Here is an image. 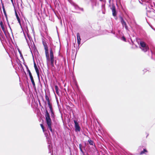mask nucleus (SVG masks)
Wrapping results in <instances>:
<instances>
[{
  "label": "nucleus",
  "instance_id": "1",
  "mask_svg": "<svg viewBox=\"0 0 155 155\" xmlns=\"http://www.w3.org/2000/svg\"><path fill=\"white\" fill-rule=\"evenodd\" d=\"M46 122L48 125V129L52 133H54V131L53 130L51 127V120L50 118L49 114L47 110L46 111V114L45 115Z\"/></svg>",
  "mask_w": 155,
  "mask_h": 155
},
{
  "label": "nucleus",
  "instance_id": "2",
  "mask_svg": "<svg viewBox=\"0 0 155 155\" xmlns=\"http://www.w3.org/2000/svg\"><path fill=\"white\" fill-rule=\"evenodd\" d=\"M42 43L44 47L45 50V53L47 61H49V58L48 55V48L47 44L45 41L43 40L42 41Z\"/></svg>",
  "mask_w": 155,
  "mask_h": 155
},
{
  "label": "nucleus",
  "instance_id": "3",
  "mask_svg": "<svg viewBox=\"0 0 155 155\" xmlns=\"http://www.w3.org/2000/svg\"><path fill=\"white\" fill-rule=\"evenodd\" d=\"M140 45L142 48L141 49L144 52L147 51L149 49L148 46L143 41H140Z\"/></svg>",
  "mask_w": 155,
  "mask_h": 155
},
{
  "label": "nucleus",
  "instance_id": "4",
  "mask_svg": "<svg viewBox=\"0 0 155 155\" xmlns=\"http://www.w3.org/2000/svg\"><path fill=\"white\" fill-rule=\"evenodd\" d=\"M74 123L75 130V132H80V131L81 128L79 126L78 123L77 122V121L75 120H74Z\"/></svg>",
  "mask_w": 155,
  "mask_h": 155
},
{
  "label": "nucleus",
  "instance_id": "5",
  "mask_svg": "<svg viewBox=\"0 0 155 155\" xmlns=\"http://www.w3.org/2000/svg\"><path fill=\"white\" fill-rule=\"evenodd\" d=\"M120 22L122 25L123 27H124L126 30H128V27L127 25V24L125 21L124 20L123 18L120 16Z\"/></svg>",
  "mask_w": 155,
  "mask_h": 155
},
{
  "label": "nucleus",
  "instance_id": "6",
  "mask_svg": "<svg viewBox=\"0 0 155 155\" xmlns=\"http://www.w3.org/2000/svg\"><path fill=\"white\" fill-rule=\"evenodd\" d=\"M112 12V15L114 16H116L117 13L116 10V8L114 5H113L112 6V8H111Z\"/></svg>",
  "mask_w": 155,
  "mask_h": 155
},
{
  "label": "nucleus",
  "instance_id": "7",
  "mask_svg": "<svg viewBox=\"0 0 155 155\" xmlns=\"http://www.w3.org/2000/svg\"><path fill=\"white\" fill-rule=\"evenodd\" d=\"M77 42L78 45V46H79L81 44V39L80 38V34L79 33H78L77 34Z\"/></svg>",
  "mask_w": 155,
  "mask_h": 155
},
{
  "label": "nucleus",
  "instance_id": "8",
  "mask_svg": "<svg viewBox=\"0 0 155 155\" xmlns=\"http://www.w3.org/2000/svg\"><path fill=\"white\" fill-rule=\"evenodd\" d=\"M71 4L73 5L75 8L76 9H79L82 11H83V8H80L75 3L72 2L71 3Z\"/></svg>",
  "mask_w": 155,
  "mask_h": 155
},
{
  "label": "nucleus",
  "instance_id": "9",
  "mask_svg": "<svg viewBox=\"0 0 155 155\" xmlns=\"http://www.w3.org/2000/svg\"><path fill=\"white\" fill-rule=\"evenodd\" d=\"M0 25L2 29L5 33V30L4 26V25L2 21H0Z\"/></svg>",
  "mask_w": 155,
  "mask_h": 155
},
{
  "label": "nucleus",
  "instance_id": "10",
  "mask_svg": "<svg viewBox=\"0 0 155 155\" xmlns=\"http://www.w3.org/2000/svg\"><path fill=\"white\" fill-rule=\"evenodd\" d=\"M148 152V151L146 149L143 148V150L141 151L140 153V154L142 155L143 154H146Z\"/></svg>",
  "mask_w": 155,
  "mask_h": 155
},
{
  "label": "nucleus",
  "instance_id": "11",
  "mask_svg": "<svg viewBox=\"0 0 155 155\" xmlns=\"http://www.w3.org/2000/svg\"><path fill=\"white\" fill-rule=\"evenodd\" d=\"M15 15L16 16V17L17 19V20L18 21V22L19 23V24L20 25H21V21H20V18L17 13V12H16V11L15 10Z\"/></svg>",
  "mask_w": 155,
  "mask_h": 155
},
{
  "label": "nucleus",
  "instance_id": "12",
  "mask_svg": "<svg viewBox=\"0 0 155 155\" xmlns=\"http://www.w3.org/2000/svg\"><path fill=\"white\" fill-rule=\"evenodd\" d=\"M50 58H54L53 52L51 48L50 49Z\"/></svg>",
  "mask_w": 155,
  "mask_h": 155
},
{
  "label": "nucleus",
  "instance_id": "13",
  "mask_svg": "<svg viewBox=\"0 0 155 155\" xmlns=\"http://www.w3.org/2000/svg\"><path fill=\"white\" fill-rule=\"evenodd\" d=\"M50 61H51V65L52 66H54V58H50Z\"/></svg>",
  "mask_w": 155,
  "mask_h": 155
},
{
  "label": "nucleus",
  "instance_id": "14",
  "mask_svg": "<svg viewBox=\"0 0 155 155\" xmlns=\"http://www.w3.org/2000/svg\"><path fill=\"white\" fill-rule=\"evenodd\" d=\"M35 68L36 72L37 74L38 78H39V73L38 69L37 66H36V67H35Z\"/></svg>",
  "mask_w": 155,
  "mask_h": 155
},
{
  "label": "nucleus",
  "instance_id": "15",
  "mask_svg": "<svg viewBox=\"0 0 155 155\" xmlns=\"http://www.w3.org/2000/svg\"><path fill=\"white\" fill-rule=\"evenodd\" d=\"M88 142L89 143L90 145H94V143L93 142V141L91 140V139H89V140H88Z\"/></svg>",
  "mask_w": 155,
  "mask_h": 155
},
{
  "label": "nucleus",
  "instance_id": "16",
  "mask_svg": "<svg viewBox=\"0 0 155 155\" xmlns=\"http://www.w3.org/2000/svg\"><path fill=\"white\" fill-rule=\"evenodd\" d=\"M151 52L152 54L151 58L154 60H155V53H153L152 50H151Z\"/></svg>",
  "mask_w": 155,
  "mask_h": 155
},
{
  "label": "nucleus",
  "instance_id": "17",
  "mask_svg": "<svg viewBox=\"0 0 155 155\" xmlns=\"http://www.w3.org/2000/svg\"><path fill=\"white\" fill-rule=\"evenodd\" d=\"M48 107L50 109V111H52L53 110L52 105H51L50 103H48Z\"/></svg>",
  "mask_w": 155,
  "mask_h": 155
},
{
  "label": "nucleus",
  "instance_id": "18",
  "mask_svg": "<svg viewBox=\"0 0 155 155\" xmlns=\"http://www.w3.org/2000/svg\"><path fill=\"white\" fill-rule=\"evenodd\" d=\"M45 99H46V100H47V102L50 103V100H49V98L47 95H45Z\"/></svg>",
  "mask_w": 155,
  "mask_h": 155
},
{
  "label": "nucleus",
  "instance_id": "19",
  "mask_svg": "<svg viewBox=\"0 0 155 155\" xmlns=\"http://www.w3.org/2000/svg\"><path fill=\"white\" fill-rule=\"evenodd\" d=\"M121 40L123 41H126V39L125 37L124 36H123L121 37Z\"/></svg>",
  "mask_w": 155,
  "mask_h": 155
},
{
  "label": "nucleus",
  "instance_id": "20",
  "mask_svg": "<svg viewBox=\"0 0 155 155\" xmlns=\"http://www.w3.org/2000/svg\"><path fill=\"white\" fill-rule=\"evenodd\" d=\"M51 112V115L52 117H53L54 116V114L53 110L52 111H50Z\"/></svg>",
  "mask_w": 155,
  "mask_h": 155
},
{
  "label": "nucleus",
  "instance_id": "21",
  "mask_svg": "<svg viewBox=\"0 0 155 155\" xmlns=\"http://www.w3.org/2000/svg\"><path fill=\"white\" fill-rule=\"evenodd\" d=\"M32 84L33 86L34 89L35 90H36V88L35 85V82L32 83Z\"/></svg>",
  "mask_w": 155,
  "mask_h": 155
},
{
  "label": "nucleus",
  "instance_id": "22",
  "mask_svg": "<svg viewBox=\"0 0 155 155\" xmlns=\"http://www.w3.org/2000/svg\"><path fill=\"white\" fill-rule=\"evenodd\" d=\"M43 130V131L44 132H45V130L44 128V127L42 124H40Z\"/></svg>",
  "mask_w": 155,
  "mask_h": 155
},
{
  "label": "nucleus",
  "instance_id": "23",
  "mask_svg": "<svg viewBox=\"0 0 155 155\" xmlns=\"http://www.w3.org/2000/svg\"><path fill=\"white\" fill-rule=\"evenodd\" d=\"M54 87H55V88L56 91H58L59 90V89L58 88V86L57 85H55Z\"/></svg>",
  "mask_w": 155,
  "mask_h": 155
},
{
  "label": "nucleus",
  "instance_id": "24",
  "mask_svg": "<svg viewBox=\"0 0 155 155\" xmlns=\"http://www.w3.org/2000/svg\"><path fill=\"white\" fill-rule=\"evenodd\" d=\"M143 146H140L138 147V150H142V148H143Z\"/></svg>",
  "mask_w": 155,
  "mask_h": 155
},
{
  "label": "nucleus",
  "instance_id": "25",
  "mask_svg": "<svg viewBox=\"0 0 155 155\" xmlns=\"http://www.w3.org/2000/svg\"><path fill=\"white\" fill-rule=\"evenodd\" d=\"M56 94L58 95V96H59L60 95V93H59V90L58 91H56Z\"/></svg>",
  "mask_w": 155,
  "mask_h": 155
},
{
  "label": "nucleus",
  "instance_id": "26",
  "mask_svg": "<svg viewBox=\"0 0 155 155\" xmlns=\"http://www.w3.org/2000/svg\"><path fill=\"white\" fill-rule=\"evenodd\" d=\"M27 71L29 75H31V72H30V71L29 70V69H28V70Z\"/></svg>",
  "mask_w": 155,
  "mask_h": 155
},
{
  "label": "nucleus",
  "instance_id": "27",
  "mask_svg": "<svg viewBox=\"0 0 155 155\" xmlns=\"http://www.w3.org/2000/svg\"><path fill=\"white\" fill-rule=\"evenodd\" d=\"M29 76H30L31 80L33 79V77L32 76V74H31V75H29Z\"/></svg>",
  "mask_w": 155,
  "mask_h": 155
},
{
  "label": "nucleus",
  "instance_id": "28",
  "mask_svg": "<svg viewBox=\"0 0 155 155\" xmlns=\"http://www.w3.org/2000/svg\"><path fill=\"white\" fill-rule=\"evenodd\" d=\"M50 147H51V145H49L48 146V148L49 149V153H50V152L51 153V151H50Z\"/></svg>",
  "mask_w": 155,
  "mask_h": 155
},
{
  "label": "nucleus",
  "instance_id": "29",
  "mask_svg": "<svg viewBox=\"0 0 155 155\" xmlns=\"http://www.w3.org/2000/svg\"><path fill=\"white\" fill-rule=\"evenodd\" d=\"M18 51H19V53L20 54L21 56V57L22 58H23V56H22V54H21V52L19 50H18Z\"/></svg>",
  "mask_w": 155,
  "mask_h": 155
},
{
  "label": "nucleus",
  "instance_id": "30",
  "mask_svg": "<svg viewBox=\"0 0 155 155\" xmlns=\"http://www.w3.org/2000/svg\"><path fill=\"white\" fill-rule=\"evenodd\" d=\"M79 148H80V150L81 149H82V145L81 144H79Z\"/></svg>",
  "mask_w": 155,
  "mask_h": 155
},
{
  "label": "nucleus",
  "instance_id": "31",
  "mask_svg": "<svg viewBox=\"0 0 155 155\" xmlns=\"http://www.w3.org/2000/svg\"><path fill=\"white\" fill-rule=\"evenodd\" d=\"M31 82L32 83H34V80L33 79H32V80H31Z\"/></svg>",
  "mask_w": 155,
  "mask_h": 155
},
{
  "label": "nucleus",
  "instance_id": "32",
  "mask_svg": "<svg viewBox=\"0 0 155 155\" xmlns=\"http://www.w3.org/2000/svg\"><path fill=\"white\" fill-rule=\"evenodd\" d=\"M25 67H26V69H27V71H28V69H28V67L27 66V65H25Z\"/></svg>",
  "mask_w": 155,
  "mask_h": 155
},
{
  "label": "nucleus",
  "instance_id": "33",
  "mask_svg": "<svg viewBox=\"0 0 155 155\" xmlns=\"http://www.w3.org/2000/svg\"><path fill=\"white\" fill-rule=\"evenodd\" d=\"M80 151H81V152L82 153H84V152L83 151V150H82V149H81L80 150Z\"/></svg>",
  "mask_w": 155,
  "mask_h": 155
},
{
  "label": "nucleus",
  "instance_id": "34",
  "mask_svg": "<svg viewBox=\"0 0 155 155\" xmlns=\"http://www.w3.org/2000/svg\"><path fill=\"white\" fill-rule=\"evenodd\" d=\"M34 66L35 68V67H36V66H37V65H36V64L35 63H34Z\"/></svg>",
  "mask_w": 155,
  "mask_h": 155
},
{
  "label": "nucleus",
  "instance_id": "35",
  "mask_svg": "<svg viewBox=\"0 0 155 155\" xmlns=\"http://www.w3.org/2000/svg\"><path fill=\"white\" fill-rule=\"evenodd\" d=\"M143 71L145 72H146L147 71V69H145L144 70H143Z\"/></svg>",
  "mask_w": 155,
  "mask_h": 155
},
{
  "label": "nucleus",
  "instance_id": "36",
  "mask_svg": "<svg viewBox=\"0 0 155 155\" xmlns=\"http://www.w3.org/2000/svg\"><path fill=\"white\" fill-rule=\"evenodd\" d=\"M3 10L4 13L6 12L4 8H3Z\"/></svg>",
  "mask_w": 155,
  "mask_h": 155
},
{
  "label": "nucleus",
  "instance_id": "37",
  "mask_svg": "<svg viewBox=\"0 0 155 155\" xmlns=\"http://www.w3.org/2000/svg\"><path fill=\"white\" fill-rule=\"evenodd\" d=\"M12 3L13 4V0H11Z\"/></svg>",
  "mask_w": 155,
  "mask_h": 155
},
{
  "label": "nucleus",
  "instance_id": "38",
  "mask_svg": "<svg viewBox=\"0 0 155 155\" xmlns=\"http://www.w3.org/2000/svg\"><path fill=\"white\" fill-rule=\"evenodd\" d=\"M45 135L46 137L47 138V135L46 134V133L45 132Z\"/></svg>",
  "mask_w": 155,
  "mask_h": 155
},
{
  "label": "nucleus",
  "instance_id": "39",
  "mask_svg": "<svg viewBox=\"0 0 155 155\" xmlns=\"http://www.w3.org/2000/svg\"><path fill=\"white\" fill-rule=\"evenodd\" d=\"M4 14L6 16V12H4Z\"/></svg>",
  "mask_w": 155,
  "mask_h": 155
},
{
  "label": "nucleus",
  "instance_id": "40",
  "mask_svg": "<svg viewBox=\"0 0 155 155\" xmlns=\"http://www.w3.org/2000/svg\"><path fill=\"white\" fill-rule=\"evenodd\" d=\"M111 1V0H109V3H110Z\"/></svg>",
  "mask_w": 155,
  "mask_h": 155
},
{
  "label": "nucleus",
  "instance_id": "41",
  "mask_svg": "<svg viewBox=\"0 0 155 155\" xmlns=\"http://www.w3.org/2000/svg\"><path fill=\"white\" fill-rule=\"evenodd\" d=\"M75 44H74V47H75Z\"/></svg>",
  "mask_w": 155,
  "mask_h": 155
},
{
  "label": "nucleus",
  "instance_id": "42",
  "mask_svg": "<svg viewBox=\"0 0 155 155\" xmlns=\"http://www.w3.org/2000/svg\"><path fill=\"white\" fill-rule=\"evenodd\" d=\"M80 101H81V99H80Z\"/></svg>",
  "mask_w": 155,
  "mask_h": 155
},
{
  "label": "nucleus",
  "instance_id": "43",
  "mask_svg": "<svg viewBox=\"0 0 155 155\" xmlns=\"http://www.w3.org/2000/svg\"><path fill=\"white\" fill-rule=\"evenodd\" d=\"M100 0L101 1H102V0Z\"/></svg>",
  "mask_w": 155,
  "mask_h": 155
},
{
  "label": "nucleus",
  "instance_id": "44",
  "mask_svg": "<svg viewBox=\"0 0 155 155\" xmlns=\"http://www.w3.org/2000/svg\"><path fill=\"white\" fill-rule=\"evenodd\" d=\"M51 155H52V154H51Z\"/></svg>",
  "mask_w": 155,
  "mask_h": 155
}]
</instances>
